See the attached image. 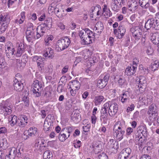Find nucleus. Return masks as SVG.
I'll use <instances>...</instances> for the list:
<instances>
[{
	"instance_id": "obj_1",
	"label": "nucleus",
	"mask_w": 159,
	"mask_h": 159,
	"mask_svg": "<svg viewBox=\"0 0 159 159\" xmlns=\"http://www.w3.org/2000/svg\"><path fill=\"white\" fill-rule=\"evenodd\" d=\"M52 20L51 18H47L44 23L38 26L36 28V36L37 38H39L43 35L46 31L45 27L47 29H50L52 27Z\"/></svg>"
},
{
	"instance_id": "obj_2",
	"label": "nucleus",
	"mask_w": 159,
	"mask_h": 159,
	"mask_svg": "<svg viewBox=\"0 0 159 159\" xmlns=\"http://www.w3.org/2000/svg\"><path fill=\"white\" fill-rule=\"evenodd\" d=\"M113 132L114 135L117 139H122L125 132L124 124L120 121H117L114 126Z\"/></svg>"
},
{
	"instance_id": "obj_3",
	"label": "nucleus",
	"mask_w": 159,
	"mask_h": 159,
	"mask_svg": "<svg viewBox=\"0 0 159 159\" xmlns=\"http://www.w3.org/2000/svg\"><path fill=\"white\" fill-rule=\"evenodd\" d=\"M103 106L104 108L107 110L109 108V114L111 116L115 115L117 113L118 109V104L113 101L106 102Z\"/></svg>"
},
{
	"instance_id": "obj_4",
	"label": "nucleus",
	"mask_w": 159,
	"mask_h": 159,
	"mask_svg": "<svg viewBox=\"0 0 159 159\" xmlns=\"http://www.w3.org/2000/svg\"><path fill=\"white\" fill-rule=\"evenodd\" d=\"M70 43V40L68 38L61 39L57 42L56 46V49L58 51L63 50L68 47Z\"/></svg>"
},
{
	"instance_id": "obj_5",
	"label": "nucleus",
	"mask_w": 159,
	"mask_h": 159,
	"mask_svg": "<svg viewBox=\"0 0 159 159\" xmlns=\"http://www.w3.org/2000/svg\"><path fill=\"white\" fill-rule=\"evenodd\" d=\"M12 110L8 103L6 101H2L0 103V113L3 114L4 116L10 114Z\"/></svg>"
},
{
	"instance_id": "obj_6",
	"label": "nucleus",
	"mask_w": 159,
	"mask_h": 159,
	"mask_svg": "<svg viewBox=\"0 0 159 159\" xmlns=\"http://www.w3.org/2000/svg\"><path fill=\"white\" fill-rule=\"evenodd\" d=\"M130 30L132 34V36L136 43L140 39L142 35V32L141 29L138 26H134L130 28Z\"/></svg>"
},
{
	"instance_id": "obj_7",
	"label": "nucleus",
	"mask_w": 159,
	"mask_h": 159,
	"mask_svg": "<svg viewBox=\"0 0 159 159\" xmlns=\"http://www.w3.org/2000/svg\"><path fill=\"white\" fill-rule=\"evenodd\" d=\"M148 115V119L151 122H153L156 120L158 115V112L154 105L152 104L150 105L147 112Z\"/></svg>"
},
{
	"instance_id": "obj_8",
	"label": "nucleus",
	"mask_w": 159,
	"mask_h": 159,
	"mask_svg": "<svg viewBox=\"0 0 159 159\" xmlns=\"http://www.w3.org/2000/svg\"><path fill=\"white\" fill-rule=\"evenodd\" d=\"M70 87L69 89H70L71 95L72 96H75L80 89V83L78 80H73L70 82Z\"/></svg>"
},
{
	"instance_id": "obj_9",
	"label": "nucleus",
	"mask_w": 159,
	"mask_h": 159,
	"mask_svg": "<svg viewBox=\"0 0 159 159\" xmlns=\"http://www.w3.org/2000/svg\"><path fill=\"white\" fill-rule=\"evenodd\" d=\"M126 32L125 26L122 25H120L117 29H113V33L118 39H122Z\"/></svg>"
},
{
	"instance_id": "obj_10",
	"label": "nucleus",
	"mask_w": 159,
	"mask_h": 159,
	"mask_svg": "<svg viewBox=\"0 0 159 159\" xmlns=\"http://www.w3.org/2000/svg\"><path fill=\"white\" fill-rule=\"evenodd\" d=\"M109 75L106 74L104 75H101L100 78L98 79L97 82V87L100 88L102 89L104 88L107 84L109 80Z\"/></svg>"
},
{
	"instance_id": "obj_11",
	"label": "nucleus",
	"mask_w": 159,
	"mask_h": 159,
	"mask_svg": "<svg viewBox=\"0 0 159 159\" xmlns=\"http://www.w3.org/2000/svg\"><path fill=\"white\" fill-rule=\"evenodd\" d=\"M152 101V97L145 93L143 94L139 98V102L141 105H147L151 104Z\"/></svg>"
},
{
	"instance_id": "obj_12",
	"label": "nucleus",
	"mask_w": 159,
	"mask_h": 159,
	"mask_svg": "<svg viewBox=\"0 0 159 159\" xmlns=\"http://www.w3.org/2000/svg\"><path fill=\"white\" fill-rule=\"evenodd\" d=\"M48 9L54 10L55 14L58 15L59 17H61L63 16V15H60L59 14L62 9L61 5L60 4H57L53 2L50 4Z\"/></svg>"
},
{
	"instance_id": "obj_13",
	"label": "nucleus",
	"mask_w": 159,
	"mask_h": 159,
	"mask_svg": "<svg viewBox=\"0 0 159 159\" xmlns=\"http://www.w3.org/2000/svg\"><path fill=\"white\" fill-rule=\"evenodd\" d=\"M33 93L36 97H39L41 94L39 89L42 87L41 84L38 80H35L33 82Z\"/></svg>"
},
{
	"instance_id": "obj_14",
	"label": "nucleus",
	"mask_w": 159,
	"mask_h": 159,
	"mask_svg": "<svg viewBox=\"0 0 159 159\" xmlns=\"http://www.w3.org/2000/svg\"><path fill=\"white\" fill-rule=\"evenodd\" d=\"M28 118L29 114L28 113L20 115L18 118L19 126L21 127H25L28 123Z\"/></svg>"
},
{
	"instance_id": "obj_15",
	"label": "nucleus",
	"mask_w": 159,
	"mask_h": 159,
	"mask_svg": "<svg viewBox=\"0 0 159 159\" xmlns=\"http://www.w3.org/2000/svg\"><path fill=\"white\" fill-rule=\"evenodd\" d=\"M5 52L7 56L8 57L12 56L14 54L15 49L12 43L10 41L7 42L5 45Z\"/></svg>"
},
{
	"instance_id": "obj_16",
	"label": "nucleus",
	"mask_w": 159,
	"mask_h": 159,
	"mask_svg": "<svg viewBox=\"0 0 159 159\" xmlns=\"http://www.w3.org/2000/svg\"><path fill=\"white\" fill-rule=\"evenodd\" d=\"M131 150L127 148L122 150L119 155L118 159H127L130 154Z\"/></svg>"
},
{
	"instance_id": "obj_17",
	"label": "nucleus",
	"mask_w": 159,
	"mask_h": 159,
	"mask_svg": "<svg viewBox=\"0 0 159 159\" xmlns=\"http://www.w3.org/2000/svg\"><path fill=\"white\" fill-rule=\"evenodd\" d=\"M25 34L26 39L29 42L34 39H39L37 38L36 35H35L34 29L31 30L27 29Z\"/></svg>"
},
{
	"instance_id": "obj_18",
	"label": "nucleus",
	"mask_w": 159,
	"mask_h": 159,
	"mask_svg": "<svg viewBox=\"0 0 159 159\" xmlns=\"http://www.w3.org/2000/svg\"><path fill=\"white\" fill-rule=\"evenodd\" d=\"M127 5L130 11L135 12L137 8L138 3L136 0H129Z\"/></svg>"
},
{
	"instance_id": "obj_19",
	"label": "nucleus",
	"mask_w": 159,
	"mask_h": 159,
	"mask_svg": "<svg viewBox=\"0 0 159 159\" xmlns=\"http://www.w3.org/2000/svg\"><path fill=\"white\" fill-rule=\"evenodd\" d=\"M88 36L87 37H85L82 40V43L83 44L88 45L92 43V40H94L95 39V33L93 32H92V34Z\"/></svg>"
},
{
	"instance_id": "obj_20",
	"label": "nucleus",
	"mask_w": 159,
	"mask_h": 159,
	"mask_svg": "<svg viewBox=\"0 0 159 159\" xmlns=\"http://www.w3.org/2000/svg\"><path fill=\"white\" fill-rule=\"evenodd\" d=\"M137 68L136 67L128 66L125 70V74L128 76H131L134 75L136 71Z\"/></svg>"
},
{
	"instance_id": "obj_21",
	"label": "nucleus",
	"mask_w": 159,
	"mask_h": 159,
	"mask_svg": "<svg viewBox=\"0 0 159 159\" xmlns=\"http://www.w3.org/2000/svg\"><path fill=\"white\" fill-rule=\"evenodd\" d=\"M130 92L128 91H125L121 96H120V100L123 103H126L129 101V98Z\"/></svg>"
},
{
	"instance_id": "obj_22",
	"label": "nucleus",
	"mask_w": 159,
	"mask_h": 159,
	"mask_svg": "<svg viewBox=\"0 0 159 159\" xmlns=\"http://www.w3.org/2000/svg\"><path fill=\"white\" fill-rule=\"evenodd\" d=\"M14 83L13 86L14 89L17 91H21L23 89V84L21 82L19 81L16 78L14 81Z\"/></svg>"
},
{
	"instance_id": "obj_23",
	"label": "nucleus",
	"mask_w": 159,
	"mask_h": 159,
	"mask_svg": "<svg viewBox=\"0 0 159 159\" xmlns=\"http://www.w3.org/2000/svg\"><path fill=\"white\" fill-rule=\"evenodd\" d=\"M25 11L21 12L20 15L18 16L19 19H16L15 20V23L19 25L22 24L25 19Z\"/></svg>"
},
{
	"instance_id": "obj_24",
	"label": "nucleus",
	"mask_w": 159,
	"mask_h": 159,
	"mask_svg": "<svg viewBox=\"0 0 159 159\" xmlns=\"http://www.w3.org/2000/svg\"><path fill=\"white\" fill-rule=\"evenodd\" d=\"M10 21H0V34H2L6 31Z\"/></svg>"
},
{
	"instance_id": "obj_25",
	"label": "nucleus",
	"mask_w": 159,
	"mask_h": 159,
	"mask_svg": "<svg viewBox=\"0 0 159 159\" xmlns=\"http://www.w3.org/2000/svg\"><path fill=\"white\" fill-rule=\"evenodd\" d=\"M93 15L96 14L97 16L101 15L102 9L100 5H97V6H93L91 8Z\"/></svg>"
},
{
	"instance_id": "obj_26",
	"label": "nucleus",
	"mask_w": 159,
	"mask_h": 159,
	"mask_svg": "<svg viewBox=\"0 0 159 159\" xmlns=\"http://www.w3.org/2000/svg\"><path fill=\"white\" fill-rule=\"evenodd\" d=\"M25 45L22 43H20L18 48L16 56L18 57L21 56L22 54L25 52Z\"/></svg>"
},
{
	"instance_id": "obj_27",
	"label": "nucleus",
	"mask_w": 159,
	"mask_h": 159,
	"mask_svg": "<svg viewBox=\"0 0 159 159\" xmlns=\"http://www.w3.org/2000/svg\"><path fill=\"white\" fill-rule=\"evenodd\" d=\"M102 14L107 18L111 16L112 15V13L111 12L109 9L107 8V5L106 4L103 5Z\"/></svg>"
},
{
	"instance_id": "obj_28",
	"label": "nucleus",
	"mask_w": 159,
	"mask_h": 159,
	"mask_svg": "<svg viewBox=\"0 0 159 159\" xmlns=\"http://www.w3.org/2000/svg\"><path fill=\"white\" fill-rule=\"evenodd\" d=\"M93 32V31H91L88 28H86L84 30L80 31L79 35L80 38L83 39H84L85 38V36H86V34L92 35V32Z\"/></svg>"
},
{
	"instance_id": "obj_29",
	"label": "nucleus",
	"mask_w": 159,
	"mask_h": 159,
	"mask_svg": "<svg viewBox=\"0 0 159 159\" xmlns=\"http://www.w3.org/2000/svg\"><path fill=\"white\" fill-rule=\"evenodd\" d=\"M34 60L36 61L38 67L41 69L43 67V62L42 58L40 56H35L34 57Z\"/></svg>"
},
{
	"instance_id": "obj_30",
	"label": "nucleus",
	"mask_w": 159,
	"mask_h": 159,
	"mask_svg": "<svg viewBox=\"0 0 159 159\" xmlns=\"http://www.w3.org/2000/svg\"><path fill=\"white\" fill-rule=\"evenodd\" d=\"M151 40L155 44L157 45L159 43V34L157 33H151Z\"/></svg>"
},
{
	"instance_id": "obj_31",
	"label": "nucleus",
	"mask_w": 159,
	"mask_h": 159,
	"mask_svg": "<svg viewBox=\"0 0 159 159\" xmlns=\"http://www.w3.org/2000/svg\"><path fill=\"white\" fill-rule=\"evenodd\" d=\"M155 20L153 18H151L148 20L145 23V27L147 30H149L151 28H155L154 25Z\"/></svg>"
},
{
	"instance_id": "obj_32",
	"label": "nucleus",
	"mask_w": 159,
	"mask_h": 159,
	"mask_svg": "<svg viewBox=\"0 0 159 159\" xmlns=\"http://www.w3.org/2000/svg\"><path fill=\"white\" fill-rule=\"evenodd\" d=\"M147 129L146 128L143 126H140L138 127V132L139 133V135L138 137H140V138H142V136H145L147 134Z\"/></svg>"
},
{
	"instance_id": "obj_33",
	"label": "nucleus",
	"mask_w": 159,
	"mask_h": 159,
	"mask_svg": "<svg viewBox=\"0 0 159 159\" xmlns=\"http://www.w3.org/2000/svg\"><path fill=\"white\" fill-rule=\"evenodd\" d=\"M54 38L52 35H47L44 39L43 43L45 46H48L50 45L51 43Z\"/></svg>"
},
{
	"instance_id": "obj_34",
	"label": "nucleus",
	"mask_w": 159,
	"mask_h": 159,
	"mask_svg": "<svg viewBox=\"0 0 159 159\" xmlns=\"http://www.w3.org/2000/svg\"><path fill=\"white\" fill-rule=\"evenodd\" d=\"M119 2L117 0H112L111 2V8L115 11L118 12L119 9Z\"/></svg>"
},
{
	"instance_id": "obj_35",
	"label": "nucleus",
	"mask_w": 159,
	"mask_h": 159,
	"mask_svg": "<svg viewBox=\"0 0 159 159\" xmlns=\"http://www.w3.org/2000/svg\"><path fill=\"white\" fill-rule=\"evenodd\" d=\"M17 117L12 115H10L8 118V120L11 126L15 125L17 122Z\"/></svg>"
},
{
	"instance_id": "obj_36",
	"label": "nucleus",
	"mask_w": 159,
	"mask_h": 159,
	"mask_svg": "<svg viewBox=\"0 0 159 159\" xmlns=\"http://www.w3.org/2000/svg\"><path fill=\"white\" fill-rule=\"evenodd\" d=\"M45 57L52 58L54 57L53 51L51 48H46V52L44 54Z\"/></svg>"
},
{
	"instance_id": "obj_37",
	"label": "nucleus",
	"mask_w": 159,
	"mask_h": 159,
	"mask_svg": "<svg viewBox=\"0 0 159 159\" xmlns=\"http://www.w3.org/2000/svg\"><path fill=\"white\" fill-rule=\"evenodd\" d=\"M44 140L42 139H37L36 140L35 146L39 149H41L42 148L45 147Z\"/></svg>"
},
{
	"instance_id": "obj_38",
	"label": "nucleus",
	"mask_w": 159,
	"mask_h": 159,
	"mask_svg": "<svg viewBox=\"0 0 159 159\" xmlns=\"http://www.w3.org/2000/svg\"><path fill=\"white\" fill-rule=\"evenodd\" d=\"M29 136L34 137L36 135L37 132V129L34 126L30 127L28 131Z\"/></svg>"
},
{
	"instance_id": "obj_39",
	"label": "nucleus",
	"mask_w": 159,
	"mask_h": 159,
	"mask_svg": "<svg viewBox=\"0 0 159 159\" xmlns=\"http://www.w3.org/2000/svg\"><path fill=\"white\" fill-rule=\"evenodd\" d=\"M98 33H100L103 29V25L101 22H98L96 24L94 29Z\"/></svg>"
},
{
	"instance_id": "obj_40",
	"label": "nucleus",
	"mask_w": 159,
	"mask_h": 159,
	"mask_svg": "<svg viewBox=\"0 0 159 159\" xmlns=\"http://www.w3.org/2000/svg\"><path fill=\"white\" fill-rule=\"evenodd\" d=\"M93 150L96 154H98L101 151L102 145L101 143H96L93 144Z\"/></svg>"
},
{
	"instance_id": "obj_41",
	"label": "nucleus",
	"mask_w": 159,
	"mask_h": 159,
	"mask_svg": "<svg viewBox=\"0 0 159 159\" xmlns=\"http://www.w3.org/2000/svg\"><path fill=\"white\" fill-rule=\"evenodd\" d=\"M104 99V97L102 95L96 96L94 99L95 105H98L102 103Z\"/></svg>"
},
{
	"instance_id": "obj_42",
	"label": "nucleus",
	"mask_w": 159,
	"mask_h": 159,
	"mask_svg": "<svg viewBox=\"0 0 159 159\" xmlns=\"http://www.w3.org/2000/svg\"><path fill=\"white\" fill-rule=\"evenodd\" d=\"M69 137V134L68 135L66 133H63L61 131L59 134L58 136V138L60 141L61 142H64L66 139Z\"/></svg>"
},
{
	"instance_id": "obj_43",
	"label": "nucleus",
	"mask_w": 159,
	"mask_h": 159,
	"mask_svg": "<svg viewBox=\"0 0 159 159\" xmlns=\"http://www.w3.org/2000/svg\"><path fill=\"white\" fill-rule=\"evenodd\" d=\"M159 62L158 60H155L153 62L150 66V69L152 71H155L157 70L159 67Z\"/></svg>"
},
{
	"instance_id": "obj_44",
	"label": "nucleus",
	"mask_w": 159,
	"mask_h": 159,
	"mask_svg": "<svg viewBox=\"0 0 159 159\" xmlns=\"http://www.w3.org/2000/svg\"><path fill=\"white\" fill-rule=\"evenodd\" d=\"M9 146L7 139L5 138L3 139L0 142V147L3 149H5Z\"/></svg>"
},
{
	"instance_id": "obj_45",
	"label": "nucleus",
	"mask_w": 159,
	"mask_h": 159,
	"mask_svg": "<svg viewBox=\"0 0 159 159\" xmlns=\"http://www.w3.org/2000/svg\"><path fill=\"white\" fill-rule=\"evenodd\" d=\"M10 16L7 13H5L0 15V21H10Z\"/></svg>"
},
{
	"instance_id": "obj_46",
	"label": "nucleus",
	"mask_w": 159,
	"mask_h": 159,
	"mask_svg": "<svg viewBox=\"0 0 159 159\" xmlns=\"http://www.w3.org/2000/svg\"><path fill=\"white\" fill-rule=\"evenodd\" d=\"M52 89L49 86L47 87L45 89L44 97L46 98L50 97L51 95Z\"/></svg>"
},
{
	"instance_id": "obj_47",
	"label": "nucleus",
	"mask_w": 159,
	"mask_h": 159,
	"mask_svg": "<svg viewBox=\"0 0 159 159\" xmlns=\"http://www.w3.org/2000/svg\"><path fill=\"white\" fill-rule=\"evenodd\" d=\"M150 2V0H139L140 6L144 8L145 7H148Z\"/></svg>"
},
{
	"instance_id": "obj_48",
	"label": "nucleus",
	"mask_w": 159,
	"mask_h": 159,
	"mask_svg": "<svg viewBox=\"0 0 159 159\" xmlns=\"http://www.w3.org/2000/svg\"><path fill=\"white\" fill-rule=\"evenodd\" d=\"M108 146L110 148H116V141L113 139H110L108 143Z\"/></svg>"
},
{
	"instance_id": "obj_49",
	"label": "nucleus",
	"mask_w": 159,
	"mask_h": 159,
	"mask_svg": "<svg viewBox=\"0 0 159 159\" xmlns=\"http://www.w3.org/2000/svg\"><path fill=\"white\" fill-rule=\"evenodd\" d=\"M79 116L80 114L78 113H75L74 114H72L71 116V120L75 122H77L80 120Z\"/></svg>"
},
{
	"instance_id": "obj_50",
	"label": "nucleus",
	"mask_w": 159,
	"mask_h": 159,
	"mask_svg": "<svg viewBox=\"0 0 159 159\" xmlns=\"http://www.w3.org/2000/svg\"><path fill=\"white\" fill-rule=\"evenodd\" d=\"M43 157L44 159H51L52 157V155L49 150L45 151L43 154Z\"/></svg>"
},
{
	"instance_id": "obj_51",
	"label": "nucleus",
	"mask_w": 159,
	"mask_h": 159,
	"mask_svg": "<svg viewBox=\"0 0 159 159\" xmlns=\"http://www.w3.org/2000/svg\"><path fill=\"white\" fill-rule=\"evenodd\" d=\"M139 84H142L146 85L147 81L145 77L144 76H140L139 77Z\"/></svg>"
},
{
	"instance_id": "obj_52",
	"label": "nucleus",
	"mask_w": 159,
	"mask_h": 159,
	"mask_svg": "<svg viewBox=\"0 0 159 159\" xmlns=\"http://www.w3.org/2000/svg\"><path fill=\"white\" fill-rule=\"evenodd\" d=\"M51 125V122L45 121L44 124V129L45 131H48L50 130Z\"/></svg>"
},
{
	"instance_id": "obj_53",
	"label": "nucleus",
	"mask_w": 159,
	"mask_h": 159,
	"mask_svg": "<svg viewBox=\"0 0 159 159\" xmlns=\"http://www.w3.org/2000/svg\"><path fill=\"white\" fill-rule=\"evenodd\" d=\"M118 83L122 87L123 86H124L126 84V82L124 78L123 77H120L118 80Z\"/></svg>"
},
{
	"instance_id": "obj_54",
	"label": "nucleus",
	"mask_w": 159,
	"mask_h": 159,
	"mask_svg": "<svg viewBox=\"0 0 159 159\" xmlns=\"http://www.w3.org/2000/svg\"><path fill=\"white\" fill-rule=\"evenodd\" d=\"M48 143L51 147L54 148H58V143L56 140L49 141Z\"/></svg>"
},
{
	"instance_id": "obj_55",
	"label": "nucleus",
	"mask_w": 159,
	"mask_h": 159,
	"mask_svg": "<svg viewBox=\"0 0 159 159\" xmlns=\"http://www.w3.org/2000/svg\"><path fill=\"white\" fill-rule=\"evenodd\" d=\"M102 110V111L101 115L100 118H107V109H105L103 107Z\"/></svg>"
},
{
	"instance_id": "obj_56",
	"label": "nucleus",
	"mask_w": 159,
	"mask_h": 159,
	"mask_svg": "<svg viewBox=\"0 0 159 159\" xmlns=\"http://www.w3.org/2000/svg\"><path fill=\"white\" fill-rule=\"evenodd\" d=\"M17 152L16 149L14 147H12L9 148V153L10 154H11L15 157Z\"/></svg>"
},
{
	"instance_id": "obj_57",
	"label": "nucleus",
	"mask_w": 159,
	"mask_h": 159,
	"mask_svg": "<svg viewBox=\"0 0 159 159\" xmlns=\"http://www.w3.org/2000/svg\"><path fill=\"white\" fill-rule=\"evenodd\" d=\"M147 85L139 84V90L140 93H143L145 91Z\"/></svg>"
},
{
	"instance_id": "obj_58",
	"label": "nucleus",
	"mask_w": 159,
	"mask_h": 159,
	"mask_svg": "<svg viewBox=\"0 0 159 159\" xmlns=\"http://www.w3.org/2000/svg\"><path fill=\"white\" fill-rule=\"evenodd\" d=\"M90 128L91 124H87L86 125L83 126V129L84 132H86L90 131Z\"/></svg>"
},
{
	"instance_id": "obj_59",
	"label": "nucleus",
	"mask_w": 159,
	"mask_h": 159,
	"mask_svg": "<svg viewBox=\"0 0 159 159\" xmlns=\"http://www.w3.org/2000/svg\"><path fill=\"white\" fill-rule=\"evenodd\" d=\"M153 52V49L150 46L147 48L146 50V53L148 55H152Z\"/></svg>"
},
{
	"instance_id": "obj_60",
	"label": "nucleus",
	"mask_w": 159,
	"mask_h": 159,
	"mask_svg": "<svg viewBox=\"0 0 159 159\" xmlns=\"http://www.w3.org/2000/svg\"><path fill=\"white\" fill-rule=\"evenodd\" d=\"M66 129L67 130V131H66V133L68 135L69 134L70 136V134L73 131V127L68 126L66 127Z\"/></svg>"
},
{
	"instance_id": "obj_61",
	"label": "nucleus",
	"mask_w": 159,
	"mask_h": 159,
	"mask_svg": "<svg viewBox=\"0 0 159 159\" xmlns=\"http://www.w3.org/2000/svg\"><path fill=\"white\" fill-rule=\"evenodd\" d=\"M134 129L130 127H128L126 130V134L127 135H129L133 132Z\"/></svg>"
},
{
	"instance_id": "obj_62",
	"label": "nucleus",
	"mask_w": 159,
	"mask_h": 159,
	"mask_svg": "<svg viewBox=\"0 0 159 159\" xmlns=\"http://www.w3.org/2000/svg\"><path fill=\"white\" fill-rule=\"evenodd\" d=\"M148 8L149 11L152 13H154L156 12V10L155 8L153 7L152 6L150 5V3L149 4L147 7H145V9Z\"/></svg>"
},
{
	"instance_id": "obj_63",
	"label": "nucleus",
	"mask_w": 159,
	"mask_h": 159,
	"mask_svg": "<svg viewBox=\"0 0 159 159\" xmlns=\"http://www.w3.org/2000/svg\"><path fill=\"white\" fill-rule=\"evenodd\" d=\"M53 118V116L51 114H49L46 117L45 121H48L51 122V121H52Z\"/></svg>"
},
{
	"instance_id": "obj_64",
	"label": "nucleus",
	"mask_w": 159,
	"mask_h": 159,
	"mask_svg": "<svg viewBox=\"0 0 159 159\" xmlns=\"http://www.w3.org/2000/svg\"><path fill=\"white\" fill-rule=\"evenodd\" d=\"M81 145V143L80 140H77L76 143H74V146L75 148H80Z\"/></svg>"
}]
</instances>
